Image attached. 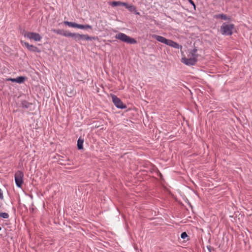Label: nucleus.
Here are the masks:
<instances>
[{"instance_id":"obj_19","label":"nucleus","mask_w":252,"mask_h":252,"mask_svg":"<svg viewBox=\"0 0 252 252\" xmlns=\"http://www.w3.org/2000/svg\"><path fill=\"white\" fill-rule=\"evenodd\" d=\"M0 217L3 219H8L9 218V215L7 213H0Z\"/></svg>"},{"instance_id":"obj_14","label":"nucleus","mask_w":252,"mask_h":252,"mask_svg":"<svg viewBox=\"0 0 252 252\" xmlns=\"http://www.w3.org/2000/svg\"><path fill=\"white\" fill-rule=\"evenodd\" d=\"M84 139L80 137L77 141V148L78 150H81L83 148Z\"/></svg>"},{"instance_id":"obj_27","label":"nucleus","mask_w":252,"mask_h":252,"mask_svg":"<svg viewBox=\"0 0 252 252\" xmlns=\"http://www.w3.org/2000/svg\"><path fill=\"white\" fill-rule=\"evenodd\" d=\"M189 2L193 6V7L195 8V3L193 1V0H188Z\"/></svg>"},{"instance_id":"obj_23","label":"nucleus","mask_w":252,"mask_h":252,"mask_svg":"<svg viewBox=\"0 0 252 252\" xmlns=\"http://www.w3.org/2000/svg\"><path fill=\"white\" fill-rule=\"evenodd\" d=\"M92 29V27L89 25H84V29Z\"/></svg>"},{"instance_id":"obj_26","label":"nucleus","mask_w":252,"mask_h":252,"mask_svg":"<svg viewBox=\"0 0 252 252\" xmlns=\"http://www.w3.org/2000/svg\"><path fill=\"white\" fill-rule=\"evenodd\" d=\"M7 81H10L12 82H16L15 78H9L7 79Z\"/></svg>"},{"instance_id":"obj_6","label":"nucleus","mask_w":252,"mask_h":252,"mask_svg":"<svg viewBox=\"0 0 252 252\" xmlns=\"http://www.w3.org/2000/svg\"><path fill=\"white\" fill-rule=\"evenodd\" d=\"M112 98L113 102L117 108L120 109H124L126 108V105L124 104L122 100L116 95L114 94L112 95Z\"/></svg>"},{"instance_id":"obj_24","label":"nucleus","mask_w":252,"mask_h":252,"mask_svg":"<svg viewBox=\"0 0 252 252\" xmlns=\"http://www.w3.org/2000/svg\"><path fill=\"white\" fill-rule=\"evenodd\" d=\"M207 248L208 250H209V252H211L212 250L214 251V249L210 246H208L207 247Z\"/></svg>"},{"instance_id":"obj_15","label":"nucleus","mask_w":252,"mask_h":252,"mask_svg":"<svg viewBox=\"0 0 252 252\" xmlns=\"http://www.w3.org/2000/svg\"><path fill=\"white\" fill-rule=\"evenodd\" d=\"M31 105H32L31 103L28 102L26 100H23L21 102V105L24 108H28Z\"/></svg>"},{"instance_id":"obj_17","label":"nucleus","mask_w":252,"mask_h":252,"mask_svg":"<svg viewBox=\"0 0 252 252\" xmlns=\"http://www.w3.org/2000/svg\"><path fill=\"white\" fill-rule=\"evenodd\" d=\"M63 24L65 25H67L70 27L75 28L76 27V23L68 22L67 21H64Z\"/></svg>"},{"instance_id":"obj_29","label":"nucleus","mask_w":252,"mask_h":252,"mask_svg":"<svg viewBox=\"0 0 252 252\" xmlns=\"http://www.w3.org/2000/svg\"><path fill=\"white\" fill-rule=\"evenodd\" d=\"M1 230V227L0 226V230Z\"/></svg>"},{"instance_id":"obj_10","label":"nucleus","mask_w":252,"mask_h":252,"mask_svg":"<svg viewBox=\"0 0 252 252\" xmlns=\"http://www.w3.org/2000/svg\"><path fill=\"white\" fill-rule=\"evenodd\" d=\"M124 6L130 12H133L136 15H139L140 13L136 10V7L132 4H128L127 3L125 2Z\"/></svg>"},{"instance_id":"obj_28","label":"nucleus","mask_w":252,"mask_h":252,"mask_svg":"<svg viewBox=\"0 0 252 252\" xmlns=\"http://www.w3.org/2000/svg\"><path fill=\"white\" fill-rule=\"evenodd\" d=\"M70 93L71 94H73V93H72V92H70Z\"/></svg>"},{"instance_id":"obj_9","label":"nucleus","mask_w":252,"mask_h":252,"mask_svg":"<svg viewBox=\"0 0 252 252\" xmlns=\"http://www.w3.org/2000/svg\"><path fill=\"white\" fill-rule=\"evenodd\" d=\"M21 42L25 45V46L26 47V48L28 49L29 51L32 52H37L39 53L41 52L40 49L35 47V46L33 45H30L29 43L27 42H23L22 41Z\"/></svg>"},{"instance_id":"obj_21","label":"nucleus","mask_w":252,"mask_h":252,"mask_svg":"<svg viewBox=\"0 0 252 252\" xmlns=\"http://www.w3.org/2000/svg\"><path fill=\"white\" fill-rule=\"evenodd\" d=\"M187 237H188V235L186 232H184L182 233V234L181 235V237L182 239H185Z\"/></svg>"},{"instance_id":"obj_20","label":"nucleus","mask_w":252,"mask_h":252,"mask_svg":"<svg viewBox=\"0 0 252 252\" xmlns=\"http://www.w3.org/2000/svg\"><path fill=\"white\" fill-rule=\"evenodd\" d=\"M218 17L224 20H226L228 19L227 16L223 14H220L218 16Z\"/></svg>"},{"instance_id":"obj_12","label":"nucleus","mask_w":252,"mask_h":252,"mask_svg":"<svg viewBox=\"0 0 252 252\" xmlns=\"http://www.w3.org/2000/svg\"><path fill=\"white\" fill-rule=\"evenodd\" d=\"M152 37L154 38H155V39H156L157 41L160 42L161 43H164L165 44H166V43L168 40L162 36L158 35H156V34L153 35Z\"/></svg>"},{"instance_id":"obj_7","label":"nucleus","mask_w":252,"mask_h":252,"mask_svg":"<svg viewBox=\"0 0 252 252\" xmlns=\"http://www.w3.org/2000/svg\"><path fill=\"white\" fill-rule=\"evenodd\" d=\"M182 60L183 63L188 65H194L197 61V59L195 58V57H191L189 58H186L184 57L182 59Z\"/></svg>"},{"instance_id":"obj_18","label":"nucleus","mask_w":252,"mask_h":252,"mask_svg":"<svg viewBox=\"0 0 252 252\" xmlns=\"http://www.w3.org/2000/svg\"><path fill=\"white\" fill-rule=\"evenodd\" d=\"M197 50L196 48H194L193 49H192L190 52V54L191 55V57H195V58L197 59L198 56V55L196 54V52H197Z\"/></svg>"},{"instance_id":"obj_4","label":"nucleus","mask_w":252,"mask_h":252,"mask_svg":"<svg viewBox=\"0 0 252 252\" xmlns=\"http://www.w3.org/2000/svg\"><path fill=\"white\" fill-rule=\"evenodd\" d=\"M15 181L16 184V186L18 188H22L23 184V178H24V174L20 170L17 171L15 173L14 175Z\"/></svg>"},{"instance_id":"obj_2","label":"nucleus","mask_w":252,"mask_h":252,"mask_svg":"<svg viewBox=\"0 0 252 252\" xmlns=\"http://www.w3.org/2000/svg\"><path fill=\"white\" fill-rule=\"evenodd\" d=\"M70 37L78 43H80L81 40H92L98 39L97 37L90 36L88 34H80L78 33H71Z\"/></svg>"},{"instance_id":"obj_16","label":"nucleus","mask_w":252,"mask_h":252,"mask_svg":"<svg viewBox=\"0 0 252 252\" xmlns=\"http://www.w3.org/2000/svg\"><path fill=\"white\" fill-rule=\"evenodd\" d=\"M26 77L24 76H19L15 78L16 82L18 83H22L24 82V81L26 80Z\"/></svg>"},{"instance_id":"obj_13","label":"nucleus","mask_w":252,"mask_h":252,"mask_svg":"<svg viewBox=\"0 0 252 252\" xmlns=\"http://www.w3.org/2000/svg\"><path fill=\"white\" fill-rule=\"evenodd\" d=\"M125 2H121L120 1H113L111 2L110 5L113 6H124L125 5Z\"/></svg>"},{"instance_id":"obj_11","label":"nucleus","mask_w":252,"mask_h":252,"mask_svg":"<svg viewBox=\"0 0 252 252\" xmlns=\"http://www.w3.org/2000/svg\"><path fill=\"white\" fill-rule=\"evenodd\" d=\"M166 45H167L170 47H174L176 49H179L182 48V46L180 45L178 43L174 41L168 39Z\"/></svg>"},{"instance_id":"obj_1","label":"nucleus","mask_w":252,"mask_h":252,"mask_svg":"<svg viewBox=\"0 0 252 252\" xmlns=\"http://www.w3.org/2000/svg\"><path fill=\"white\" fill-rule=\"evenodd\" d=\"M234 25L232 23H223L220 26V32L223 35H231L234 29Z\"/></svg>"},{"instance_id":"obj_5","label":"nucleus","mask_w":252,"mask_h":252,"mask_svg":"<svg viewBox=\"0 0 252 252\" xmlns=\"http://www.w3.org/2000/svg\"><path fill=\"white\" fill-rule=\"evenodd\" d=\"M24 35L25 37H27L29 39H33L36 41H39L42 38L39 33L33 32H26L24 33Z\"/></svg>"},{"instance_id":"obj_8","label":"nucleus","mask_w":252,"mask_h":252,"mask_svg":"<svg viewBox=\"0 0 252 252\" xmlns=\"http://www.w3.org/2000/svg\"><path fill=\"white\" fill-rule=\"evenodd\" d=\"M51 31L54 33H57V34L63 35L65 37H70L71 32L67 31H64L63 30L61 29H52Z\"/></svg>"},{"instance_id":"obj_22","label":"nucleus","mask_w":252,"mask_h":252,"mask_svg":"<svg viewBox=\"0 0 252 252\" xmlns=\"http://www.w3.org/2000/svg\"><path fill=\"white\" fill-rule=\"evenodd\" d=\"M75 28L80 29H84V25L78 24L76 23Z\"/></svg>"},{"instance_id":"obj_3","label":"nucleus","mask_w":252,"mask_h":252,"mask_svg":"<svg viewBox=\"0 0 252 252\" xmlns=\"http://www.w3.org/2000/svg\"><path fill=\"white\" fill-rule=\"evenodd\" d=\"M115 38L116 39H120L123 42L129 44H135L137 43L136 40L134 38H132L126 35V34L121 32L117 34L115 36Z\"/></svg>"},{"instance_id":"obj_25","label":"nucleus","mask_w":252,"mask_h":252,"mask_svg":"<svg viewBox=\"0 0 252 252\" xmlns=\"http://www.w3.org/2000/svg\"><path fill=\"white\" fill-rule=\"evenodd\" d=\"M0 199H3V195L1 189H0Z\"/></svg>"}]
</instances>
